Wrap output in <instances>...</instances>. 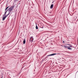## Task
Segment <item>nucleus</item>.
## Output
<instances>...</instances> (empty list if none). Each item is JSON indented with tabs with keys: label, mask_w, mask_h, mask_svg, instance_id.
Here are the masks:
<instances>
[{
	"label": "nucleus",
	"mask_w": 78,
	"mask_h": 78,
	"mask_svg": "<svg viewBox=\"0 0 78 78\" xmlns=\"http://www.w3.org/2000/svg\"><path fill=\"white\" fill-rule=\"evenodd\" d=\"M7 11H8V10H6V11H5V14H4V16H5V15H6V12H7Z\"/></svg>",
	"instance_id": "nucleus-8"
},
{
	"label": "nucleus",
	"mask_w": 78,
	"mask_h": 78,
	"mask_svg": "<svg viewBox=\"0 0 78 78\" xmlns=\"http://www.w3.org/2000/svg\"><path fill=\"white\" fill-rule=\"evenodd\" d=\"M9 6L8 7H7L5 9V11H6V10H7V9H8L9 8Z\"/></svg>",
	"instance_id": "nucleus-10"
},
{
	"label": "nucleus",
	"mask_w": 78,
	"mask_h": 78,
	"mask_svg": "<svg viewBox=\"0 0 78 78\" xmlns=\"http://www.w3.org/2000/svg\"><path fill=\"white\" fill-rule=\"evenodd\" d=\"M36 28L37 30L38 29V27H37V25H36Z\"/></svg>",
	"instance_id": "nucleus-11"
},
{
	"label": "nucleus",
	"mask_w": 78,
	"mask_h": 78,
	"mask_svg": "<svg viewBox=\"0 0 78 78\" xmlns=\"http://www.w3.org/2000/svg\"><path fill=\"white\" fill-rule=\"evenodd\" d=\"M2 77L1 78H3V76H2Z\"/></svg>",
	"instance_id": "nucleus-14"
},
{
	"label": "nucleus",
	"mask_w": 78,
	"mask_h": 78,
	"mask_svg": "<svg viewBox=\"0 0 78 78\" xmlns=\"http://www.w3.org/2000/svg\"><path fill=\"white\" fill-rule=\"evenodd\" d=\"M33 40H34L33 37H31L30 39V42H33Z\"/></svg>",
	"instance_id": "nucleus-5"
},
{
	"label": "nucleus",
	"mask_w": 78,
	"mask_h": 78,
	"mask_svg": "<svg viewBox=\"0 0 78 78\" xmlns=\"http://www.w3.org/2000/svg\"><path fill=\"white\" fill-rule=\"evenodd\" d=\"M14 6H12L7 9V10H8V11L9 12V13L8 14L9 15V14L10 13H11L12 11L13 10V9H14Z\"/></svg>",
	"instance_id": "nucleus-1"
},
{
	"label": "nucleus",
	"mask_w": 78,
	"mask_h": 78,
	"mask_svg": "<svg viewBox=\"0 0 78 78\" xmlns=\"http://www.w3.org/2000/svg\"><path fill=\"white\" fill-rule=\"evenodd\" d=\"M64 42H64V41H63V43H64Z\"/></svg>",
	"instance_id": "nucleus-13"
},
{
	"label": "nucleus",
	"mask_w": 78,
	"mask_h": 78,
	"mask_svg": "<svg viewBox=\"0 0 78 78\" xmlns=\"http://www.w3.org/2000/svg\"><path fill=\"white\" fill-rule=\"evenodd\" d=\"M26 42V41L25 40V39H24L23 41V44H25Z\"/></svg>",
	"instance_id": "nucleus-7"
},
{
	"label": "nucleus",
	"mask_w": 78,
	"mask_h": 78,
	"mask_svg": "<svg viewBox=\"0 0 78 78\" xmlns=\"http://www.w3.org/2000/svg\"><path fill=\"white\" fill-rule=\"evenodd\" d=\"M40 27L41 28H43L44 27H41V26H40Z\"/></svg>",
	"instance_id": "nucleus-12"
},
{
	"label": "nucleus",
	"mask_w": 78,
	"mask_h": 78,
	"mask_svg": "<svg viewBox=\"0 0 78 78\" xmlns=\"http://www.w3.org/2000/svg\"><path fill=\"white\" fill-rule=\"evenodd\" d=\"M53 4H51L50 6V9H53Z\"/></svg>",
	"instance_id": "nucleus-6"
},
{
	"label": "nucleus",
	"mask_w": 78,
	"mask_h": 78,
	"mask_svg": "<svg viewBox=\"0 0 78 78\" xmlns=\"http://www.w3.org/2000/svg\"><path fill=\"white\" fill-rule=\"evenodd\" d=\"M57 54H58L54 53V54H52L50 55H48L44 58V60L45 59H47V58H48V56H54V55H57Z\"/></svg>",
	"instance_id": "nucleus-3"
},
{
	"label": "nucleus",
	"mask_w": 78,
	"mask_h": 78,
	"mask_svg": "<svg viewBox=\"0 0 78 78\" xmlns=\"http://www.w3.org/2000/svg\"><path fill=\"white\" fill-rule=\"evenodd\" d=\"M8 14L7 15L5 16L4 17H3V18H2V20H5V19H6V17H8Z\"/></svg>",
	"instance_id": "nucleus-4"
},
{
	"label": "nucleus",
	"mask_w": 78,
	"mask_h": 78,
	"mask_svg": "<svg viewBox=\"0 0 78 78\" xmlns=\"http://www.w3.org/2000/svg\"><path fill=\"white\" fill-rule=\"evenodd\" d=\"M67 45H70L69 46H64V48H69V47H70L71 48H74V47H72V45H71V44H67Z\"/></svg>",
	"instance_id": "nucleus-2"
},
{
	"label": "nucleus",
	"mask_w": 78,
	"mask_h": 78,
	"mask_svg": "<svg viewBox=\"0 0 78 78\" xmlns=\"http://www.w3.org/2000/svg\"><path fill=\"white\" fill-rule=\"evenodd\" d=\"M67 49H68V50H72V48H71L70 47H68V48H67Z\"/></svg>",
	"instance_id": "nucleus-9"
},
{
	"label": "nucleus",
	"mask_w": 78,
	"mask_h": 78,
	"mask_svg": "<svg viewBox=\"0 0 78 78\" xmlns=\"http://www.w3.org/2000/svg\"><path fill=\"white\" fill-rule=\"evenodd\" d=\"M54 2H52V3H54Z\"/></svg>",
	"instance_id": "nucleus-15"
}]
</instances>
